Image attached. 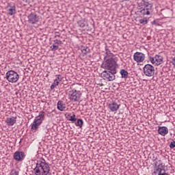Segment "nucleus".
Instances as JSON below:
<instances>
[{
  "instance_id": "7",
  "label": "nucleus",
  "mask_w": 175,
  "mask_h": 175,
  "mask_svg": "<svg viewBox=\"0 0 175 175\" xmlns=\"http://www.w3.org/2000/svg\"><path fill=\"white\" fill-rule=\"evenodd\" d=\"M144 74L148 77H152L155 75V68L151 64H146L144 67Z\"/></svg>"
},
{
  "instance_id": "25",
  "label": "nucleus",
  "mask_w": 175,
  "mask_h": 175,
  "mask_svg": "<svg viewBox=\"0 0 175 175\" xmlns=\"http://www.w3.org/2000/svg\"><path fill=\"white\" fill-rule=\"evenodd\" d=\"M83 124H84V122H83V120L78 119L76 125L77 126H79V128H83Z\"/></svg>"
},
{
  "instance_id": "14",
  "label": "nucleus",
  "mask_w": 175,
  "mask_h": 175,
  "mask_svg": "<svg viewBox=\"0 0 175 175\" xmlns=\"http://www.w3.org/2000/svg\"><path fill=\"white\" fill-rule=\"evenodd\" d=\"M108 106L111 111H117L120 109V105L117 104L115 101L111 102Z\"/></svg>"
},
{
  "instance_id": "10",
  "label": "nucleus",
  "mask_w": 175,
  "mask_h": 175,
  "mask_svg": "<svg viewBox=\"0 0 175 175\" xmlns=\"http://www.w3.org/2000/svg\"><path fill=\"white\" fill-rule=\"evenodd\" d=\"M24 158H25V153L24 152L16 151L14 153V159L18 162L24 161Z\"/></svg>"
},
{
  "instance_id": "9",
  "label": "nucleus",
  "mask_w": 175,
  "mask_h": 175,
  "mask_svg": "<svg viewBox=\"0 0 175 175\" xmlns=\"http://www.w3.org/2000/svg\"><path fill=\"white\" fill-rule=\"evenodd\" d=\"M146 59V55L142 52H136L134 53L133 59L135 62L140 63L143 62Z\"/></svg>"
},
{
  "instance_id": "32",
  "label": "nucleus",
  "mask_w": 175,
  "mask_h": 175,
  "mask_svg": "<svg viewBox=\"0 0 175 175\" xmlns=\"http://www.w3.org/2000/svg\"><path fill=\"white\" fill-rule=\"evenodd\" d=\"M55 38H61V33H59V31H55Z\"/></svg>"
},
{
  "instance_id": "27",
  "label": "nucleus",
  "mask_w": 175,
  "mask_h": 175,
  "mask_svg": "<svg viewBox=\"0 0 175 175\" xmlns=\"http://www.w3.org/2000/svg\"><path fill=\"white\" fill-rule=\"evenodd\" d=\"M53 44L55 46H59V45L62 44V41H61L60 40H57V39L54 40Z\"/></svg>"
},
{
  "instance_id": "1",
  "label": "nucleus",
  "mask_w": 175,
  "mask_h": 175,
  "mask_svg": "<svg viewBox=\"0 0 175 175\" xmlns=\"http://www.w3.org/2000/svg\"><path fill=\"white\" fill-rule=\"evenodd\" d=\"M33 170L36 175H48L50 174V165L46 160L41 159L36 162V167Z\"/></svg>"
},
{
  "instance_id": "4",
  "label": "nucleus",
  "mask_w": 175,
  "mask_h": 175,
  "mask_svg": "<svg viewBox=\"0 0 175 175\" xmlns=\"http://www.w3.org/2000/svg\"><path fill=\"white\" fill-rule=\"evenodd\" d=\"M82 93L76 89H72L68 92V98L71 102H79Z\"/></svg>"
},
{
  "instance_id": "38",
  "label": "nucleus",
  "mask_w": 175,
  "mask_h": 175,
  "mask_svg": "<svg viewBox=\"0 0 175 175\" xmlns=\"http://www.w3.org/2000/svg\"><path fill=\"white\" fill-rule=\"evenodd\" d=\"M25 1L27 2V0H25Z\"/></svg>"
},
{
  "instance_id": "19",
  "label": "nucleus",
  "mask_w": 175,
  "mask_h": 175,
  "mask_svg": "<svg viewBox=\"0 0 175 175\" xmlns=\"http://www.w3.org/2000/svg\"><path fill=\"white\" fill-rule=\"evenodd\" d=\"M35 120H41V122H43V120H44V111H40L39 115L35 118Z\"/></svg>"
},
{
  "instance_id": "39",
  "label": "nucleus",
  "mask_w": 175,
  "mask_h": 175,
  "mask_svg": "<svg viewBox=\"0 0 175 175\" xmlns=\"http://www.w3.org/2000/svg\"><path fill=\"white\" fill-rule=\"evenodd\" d=\"M23 1H25V0H23Z\"/></svg>"
},
{
  "instance_id": "24",
  "label": "nucleus",
  "mask_w": 175,
  "mask_h": 175,
  "mask_svg": "<svg viewBox=\"0 0 175 175\" xmlns=\"http://www.w3.org/2000/svg\"><path fill=\"white\" fill-rule=\"evenodd\" d=\"M59 84V81L55 79L54 82L51 85V90H54V88H55L57 85H58Z\"/></svg>"
},
{
  "instance_id": "2",
  "label": "nucleus",
  "mask_w": 175,
  "mask_h": 175,
  "mask_svg": "<svg viewBox=\"0 0 175 175\" xmlns=\"http://www.w3.org/2000/svg\"><path fill=\"white\" fill-rule=\"evenodd\" d=\"M139 12L142 16H150L152 13V4L146 0L138 1Z\"/></svg>"
},
{
  "instance_id": "13",
  "label": "nucleus",
  "mask_w": 175,
  "mask_h": 175,
  "mask_svg": "<svg viewBox=\"0 0 175 175\" xmlns=\"http://www.w3.org/2000/svg\"><path fill=\"white\" fill-rule=\"evenodd\" d=\"M158 133L161 135V136H166V135L169 133V129L166 126H160L158 129Z\"/></svg>"
},
{
  "instance_id": "8",
  "label": "nucleus",
  "mask_w": 175,
  "mask_h": 175,
  "mask_svg": "<svg viewBox=\"0 0 175 175\" xmlns=\"http://www.w3.org/2000/svg\"><path fill=\"white\" fill-rule=\"evenodd\" d=\"M28 23L31 25H35V24H38L39 21H40V17L36 14V13L31 12L30 13L28 16Z\"/></svg>"
},
{
  "instance_id": "16",
  "label": "nucleus",
  "mask_w": 175,
  "mask_h": 175,
  "mask_svg": "<svg viewBox=\"0 0 175 175\" xmlns=\"http://www.w3.org/2000/svg\"><path fill=\"white\" fill-rule=\"evenodd\" d=\"M57 109L60 111H64V110H65L66 109V105H65V103H64V101L59 100L57 102Z\"/></svg>"
},
{
  "instance_id": "12",
  "label": "nucleus",
  "mask_w": 175,
  "mask_h": 175,
  "mask_svg": "<svg viewBox=\"0 0 175 175\" xmlns=\"http://www.w3.org/2000/svg\"><path fill=\"white\" fill-rule=\"evenodd\" d=\"M42 124V120L34 119L31 125L32 132H36L39 129V126Z\"/></svg>"
},
{
  "instance_id": "36",
  "label": "nucleus",
  "mask_w": 175,
  "mask_h": 175,
  "mask_svg": "<svg viewBox=\"0 0 175 175\" xmlns=\"http://www.w3.org/2000/svg\"><path fill=\"white\" fill-rule=\"evenodd\" d=\"M44 131L45 133H49V129H47L46 128L44 129Z\"/></svg>"
},
{
  "instance_id": "22",
  "label": "nucleus",
  "mask_w": 175,
  "mask_h": 175,
  "mask_svg": "<svg viewBox=\"0 0 175 175\" xmlns=\"http://www.w3.org/2000/svg\"><path fill=\"white\" fill-rule=\"evenodd\" d=\"M77 24H78L79 27H80V28H84V27H85V25L87 24V23L85 22V21L81 20V21H78Z\"/></svg>"
},
{
  "instance_id": "37",
  "label": "nucleus",
  "mask_w": 175,
  "mask_h": 175,
  "mask_svg": "<svg viewBox=\"0 0 175 175\" xmlns=\"http://www.w3.org/2000/svg\"><path fill=\"white\" fill-rule=\"evenodd\" d=\"M152 24H157V21H154L152 22Z\"/></svg>"
},
{
  "instance_id": "21",
  "label": "nucleus",
  "mask_w": 175,
  "mask_h": 175,
  "mask_svg": "<svg viewBox=\"0 0 175 175\" xmlns=\"http://www.w3.org/2000/svg\"><path fill=\"white\" fill-rule=\"evenodd\" d=\"M66 118L68 119V121H71L72 122H76V115L73 114L72 116L68 115Z\"/></svg>"
},
{
  "instance_id": "23",
  "label": "nucleus",
  "mask_w": 175,
  "mask_h": 175,
  "mask_svg": "<svg viewBox=\"0 0 175 175\" xmlns=\"http://www.w3.org/2000/svg\"><path fill=\"white\" fill-rule=\"evenodd\" d=\"M81 51L84 55H87V54H88V52L90 51V49L87 46H83L81 49Z\"/></svg>"
},
{
  "instance_id": "17",
  "label": "nucleus",
  "mask_w": 175,
  "mask_h": 175,
  "mask_svg": "<svg viewBox=\"0 0 175 175\" xmlns=\"http://www.w3.org/2000/svg\"><path fill=\"white\" fill-rule=\"evenodd\" d=\"M163 165L162 164L159 165L156 169H154V174H161L163 172Z\"/></svg>"
},
{
  "instance_id": "11",
  "label": "nucleus",
  "mask_w": 175,
  "mask_h": 175,
  "mask_svg": "<svg viewBox=\"0 0 175 175\" xmlns=\"http://www.w3.org/2000/svg\"><path fill=\"white\" fill-rule=\"evenodd\" d=\"M7 11L9 16L16 14V4H14V3H8L7 5Z\"/></svg>"
},
{
  "instance_id": "15",
  "label": "nucleus",
  "mask_w": 175,
  "mask_h": 175,
  "mask_svg": "<svg viewBox=\"0 0 175 175\" xmlns=\"http://www.w3.org/2000/svg\"><path fill=\"white\" fill-rule=\"evenodd\" d=\"M5 122L9 126H13L15 122H16V118L14 117L7 118Z\"/></svg>"
},
{
  "instance_id": "34",
  "label": "nucleus",
  "mask_w": 175,
  "mask_h": 175,
  "mask_svg": "<svg viewBox=\"0 0 175 175\" xmlns=\"http://www.w3.org/2000/svg\"><path fill=\"white\" fill-rule=\"evenodd\" d=\"M55 80H57V81H62V78H61V75H59Z\"/></svg>"
},
{
  "instance_id": "31",
  "label": "nucleus",
  "mask_w": 175,
  "mask_h": 175,
  "mask_svg": "<svg viewBox=\"0 0 175 175\" xmlns=\"http://www.w3.org/2000/svg\"><path fill=\"white\" fill-rule=\"evenodd\" d=\"M10 175H18V172L16 171V170H13L11 171Z\"/></svg>"
},
{
  "instance_id": "29",
  "label": "nucleus",
  "mask_w": 175,
  "mask_h": 175,
  "mask_svg": "<svg viewBox=\"0 0 175 175\" xmlns=\"http://www.w3.org/2000/svg\"><path fill=\"white\" fill-rule=\"evenodd\" d=\"M149 61L153 65H157V61H155V57H149Z\"/></svg>"
},
{
  "instance_id": "26",
  "label": "nucleus",
  "mask_w": 175,
  "mask_h": 175,
  "mask_svg": "<svg viewBox=\"0 0 175 175\" xmlns=\"http://www.w3.org/2000/svg\"><path fill=\"white\" fill-rule=\"evenodd\" d=\"M148 21L147 20V18H144L139 20V23L142 24V25H146V24H148Z\"/></svg>"
},
{
  "instance_id": "28",
  "label": "nucleus",
  "mask_w": 175,
  "mask_h": 175,
  "mask_svg": "<svg viewBox=\"0 0 175 175\" xmlns=\"http://www.w3.org/2000/svg\"><path fill=\"white\" fill-rule=\"evenodd\" d=\"M50 49L52 51H57V50L59 49V46L58 45H54L53 44L52 46H50Z\"/></svg>"
},
{
  "instance_id": "30",
  "label": "nucleus",
  "mask_w": 175,
  "mask_h": 175,
  "mask_svg": "<svg viewBox=\"0 0 175 175\" xmlns=\"http://www.w3.org/2000/svg\"><path fill=\"white\" fill-rule=\"evenodd\" d=\"M105 54H107V57L110 56V54H111V52L110 51V50H109V49H107V47H105Z\"/></svg>"
},
{
  "instance_id": "40",
  "label": "nucleus",
  "mask_w": 175,
  "mask_h": 175,
  "mask_svg": "<svg viewBox=\"0 0 175 175\" xmlns=\"http://www.w3.org/2000/svg\"><path fill=\"white\" fill-rule=\"evenodd\" d=\"M155 166H157V164H155Z\"/></svg>"
},
{
  "instance_id": "5",
  "label": "nucleus",
  "mask_w": 175,
  "mask_h": 175,
  "mask_svg": "<svg viewBox=\"0 0 175 175\" xmlns=\"http://www.w3.org/2000/svg\"><path fill=\"white\" fill-rule=\"evenodd\" d=\"M5 78L9 83H17L20 79V76L17 72L11 70L6 72Z\"/></svg>"
},
{
  "instance_id": "33",
  "label": "nucleus",
  "mask_w": 175,
  "mask_h": 175,
  "mask_svg": "<svg viewBox=\"0 0 175 175\" xmlns=\"http://www.w3.org/2000/svg\"><path fill=\"white\" fill-rule=\"evenodd\" d=\"M174 147H175V141L172 142L170 144V148H174Z\"/></svg>"
},
{
  "instance_id": "20",
  "label": "nucleus",
  "mask_w": 175,
  "mask_h": 175,
  "mask_svg": "<svg viewBox=\"0 0 175 175\" xmlns=\"http://www.w3.org/2000/svg\"><path fill=\"white\" fill-rule=\"evenodd\" d=\"M120 75H121L122 79H126L128 77V76H129V73L128 72V71H126L124 69H122L120 70Z\"/></svg>"
},
{
  "instance_id": "35",
  "label": "nucleus",
  "mask_w": 175,
  "mask_h": 175,
  "mask_svg": "<svg viewBox=\"0 0 175 175\" xmlns=\"http://www.w3.org/2000/svg\"><path fill=\"white\" fill-rule=\"evenodd\" d=\"M172 64L175 66V56L174 57H172Z\"/></svg>"
},
{
  "instance_id": "18",
  "label": "nucleus",
  "mask_w": 175,
  "mask_h": 175,
  "mask_svg": "<svg viewBox=\"0 0 175 175\" xmlns=\"http://www.w3.org/2000/svg\"><path fill=\"white\" fill-rule=\"evenodd\" d=\"M156 65H161L162 61H163V57L161 55H155Z\"/></svg>"
},
{
  "instance_id": "6",
  "label": "nucleus",
  "mask_w": 175,
  "mask_h": 175,
  "mask_svg": "<svg viewBox=\"0 0 175 175\" xmlns=\"http://www.w3.org/2000/svg\"><path fill=\"white\" fill-rule=\"evenodd\" d=\"M116 75H117V72L114 71L105 70L101 73V77L106 81H113V80H116Z\"/></svg>"
},
{
  "instance_id": "3",
  "label": "nucleus",
  "mask_w": 175,
  "mask_h": 175,
  "mask_svg": "<svg viewBox=\"0 0 175 175\" xmlns=\"http://www.w3.org/2000/svg\"><path fill=\"white\" fill-rule=\"evenodd\" d=\"M106 58H107V56L105 57L104 59H105V61L101 64V68L105 69V70L117 72L118 64H117L116 59L110 57L106 59Z\"/></svg>"
}]
</instances>
